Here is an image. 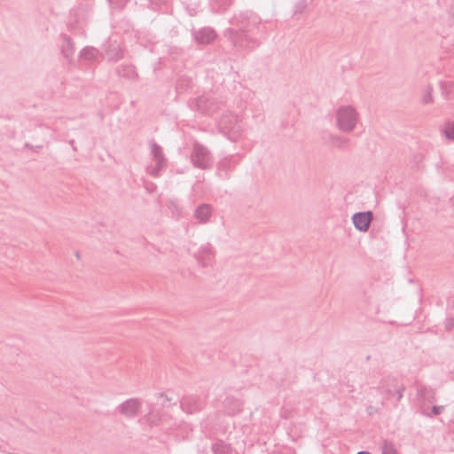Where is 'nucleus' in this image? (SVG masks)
Returning <instances> with one entry per match:
<instances>
[{"label":"nucleus","instance_id":"9b49d317","mask_svg":"<svg viewBox=\"0 0 454 454\" xmlns=\"http://www.w3.org/2000/svg\"><path fill=\"white\" fill-rule=\"evenodd\" d=\"M224 412L229 416H233L242 411L243 402L232 395L226 396L223 400Z\"/></svg>","mask_w":454,"mask_h":454},{"label":"nucleus","instance_id":"bb28decb","mask_svg":"<svg viewBox=\"0 0 454 454\" xmlns=\"http://www.w3.org/2000/svg\"><path fill=\"white\" fill-rule=\"evenodd\" d=\"M443 408L444 407L442 405L441 406H433L432 407V415L435 416V415L440 414L442 411Z\"/></svg>","mask_w":454,"mask_h":454},{"label":"nucleus","instance_id":"2f4dec72","mask_svg":"<svg viewBox=\"0 0 454 454\" xmlns=\"http://www.w3.org/2000/svg\"><path fill=\"white\" fill-rule=\"evenodd\" d=\"M356 454H370V453H369V452H367V451H359V452H357Z\"/></svg>","mask_w":454,"mask_h":454},{"label":"nucleus","instance_id":"20e7f679","mask_svg":"<svg viewBox=\"0 0 454 454\" xmlns=\"http://www.w3.org/2000/svg\"><path fill=\"white\" fill-rule=\"evenodd\" d=\"M152 163L147 167V172L153 177L160 176L162 169L166 168L168 160L163 153V149L155 142L150 144Z\"/></svg>","mask_w":454,"mask_h":454},{"label":"nucleus","instance_id":"a211bd4d","mask_svg":"<svg viewBox=\"0 0 454 454\" xmlns=\"http://www.w3.org/2000/svg\"><path fill=\"white\" fill-rule=\"evenodd\" d=\"M211 450L213 454H232L233 448L231 444L223 442V440L215 441L212 446Z\"/></svg>","mask_w":454,"mask_h":454},{"label":"nucleus","instance_id":"7c9ffc66","mask_svg":"<svg viewBox=\"0 0 454 454\" xmlns=\"http://www.w3.org/2000/svg\"><path fill=\"white\" fill-rule=\"evenodd\" d=\"M69 144L72 145V147L74 148V150H75V148H74V140H71V141L69 142Z\"/></svg>","mask_w":454,"mask_h":454},{"label":"nucleus","instance_id":"423d86ee","mask_svg":"<svg viewBox=\"0 0 454 454\" xmlns=\"http://www.w3.org/2000/svg\"><path fill=\"white\" fill-rule=\"evenodd\" d=\"M142 407V402L138 398H130L121 403L117 410L126 418L131 419L136 417Z\"/></svg>","mask_w":454,"mask_h":454},{"label":"nucleus","instance_id":"c85d7f7f","mask_svg":"<svg viewBox=\"0 0 454 454\" xmlns=\"http://www.w3.org/2000/svg\"><path fill=\"white\" fill-rule=\"evenodd\" d=\"M403 387H402V388H398V389L396 390L397 401H400V400L402 399V397H403V392H402V391H403Z\"/></svg>","mask_w":454,"mask_h":454},{"label":"nucleus","instance_id":"393cba45","mask_svg":"<svg viewBox=\"0 0 454 454\" xmlns=\"http://www.w3.org/2000/svg\"><path fill=\"white\" fill-rule=\"evenodd\" d=\"M110 4L116 8V9H121L126 4V0H108Z\"/></svg>","mask_w":454,"mask_h":454},{"label":"nucleus","instance_id":"b1692460","mask_svg":"<svg viewBox=\"0 0 454 454\" xmlns=\"http://www.w3.org/2000/svg\"><path fill=\"white\" fill-rule=\"evenodd\" d=\"M385 380L380 382V386L378 387V390L381 394H387V395H391L392 390L385 386Z\"/></svg>","mask_w":454,"mask_h":454},{"label":"nucleus","instance_id":"412c9836","mask_svg":"<svg viewBox=\"0 0 454 454\" xmlns=\"http://www.w3.org/2000/svg\"><path fill=\"white\" fill-rule=\"evenodd\" d=\"M442 132L446 138L454 140V122H448L445 124Z\"/></svg>","mask_w":454,"mask_h":454},{"label":"nucleus","instance_id":"f3484780","mask_svg":"<svg viewBox=\"0 0 454 454\" xmlns=\"http://www.w3.org/2000/svg\"><path fill=\"white\" fill-rule=\"evenodd\" d=\"M236 165V161L232 157H226L222 159L217 166L219 175L222 177H227L228 171Z\"/></svg>","mask_w":454,"mask_h":454},{"label":"nucleus","instance_id":"c756f323","mask_svg":"<svg viewBox=\"0 0 454 454\" xmlns=\"http://www.w3.org/2000/svg\"><path fill=\"white\" fill-rule=\"evenodd\" d=\"M174 207V209H176L177 208V205L174 202V201H171L170 202V207Z\"/></svg>","mask_w":454,"mask_h":454},{"label":"nucleus","instance_id":"0eeeda50","mask_svg":"<svg viewBox=\"0 0 454 454\" xmlns=\"http://www.w3.org/2000/svg\"><path fill=\"white\" fill-rule=\"evenodd\" d=\"M103 51L108 61L116 62L123 58V50L117 41L109 39L103 44Z\"/></svg>","mask_w":454,"mask_h":454},{"label":"nucleus","instance_id":"f8f14e48","mask_svg":"<svg viewBox=\"0 0 454 454\" xmlns=\"http://www.w3.org/2000/svg\"><path fill=\"white\" fill-rule=\"evenodd\" d=\"M192 35L194 37V40L198 43L208 44L215 39L216 33L211 27H203L199 30L193 31Z\"/></svg>","mask_w":454,"mask_h":454},{"label":"nucleus","instance_id":"39448f33","mask_svg":"<svg viewBox=\"0 0 454 454\" xmlns=\"http://www.w3.org/2000/svg\"><path fill=\"white\" fill-rule=\"evenodd\" d=\"M190 159L192 165L200 169L210 168L213 164L209 150L199 143L193 145Z\"/></svg>","mask_w":454,"mask_h":454},{"label":"nucleus","instance_id":"4be33fe9","mask_svg":"<svg viewBox=\"0 0 454 454\" xmlns=\"http://www.w3.org/2000/svg\"><path fill=\"white\" fill-rule=\"evenodd\" d=\"M381 450L382 454H397L394 444L387 441L383 442Z\"/></svg>","mask_w":454,"mask_h":454},{"label":"nucleus","instance_id":"2eb2a0df","mask_svg":"<svg viewBox=\"0 0 454 454\" xmlns=\"http://www.w3.org/2000/svg\"><path fill=\"white\" fill-rule=\"evenodd\" d=\"M212 215V207L209 204H201L194 211V218L199 223H207Z\"/></svg>","mask_w":454,"mask_h":454},{"label":"nucleus","instance_id":"7ed1b4c3","mask_svg":"<svg viewBox=\"0 0 454 454\" xmlns=\"http://www.w3.org/2000/svg\"><path fill=\"white\" fill-rule=\"evenodd\" d=\"M218 127L221 132L228 136L232 141H236L242 131V125L239 117L231 113H226L221 116L218 121Z\"/></svg>","mask_w":454,"mask_h":454},{"label":"nucleus","instance_id":"1a4fd4ad","mask_svg":"<svg viewBox=\"0 0 454 454\" xmlns=\"http://www.w3.org/2000/svg\"><path fill=\"white\" fill-rule=\"evenodd\" d=\"M180 407L187 414H194L202 410L203 404L198 396H186L180 402Z\"/></svg>","mask_w":454,"mask_h":454},{"label":"nucleus","instance_id":"f03ea898","mask_svg":"<svg viewBox=\"0 0 454 454\" xmlns=\"http://www.w3.org/2000/svg\"><path fill=\"white\" fill-rule=\"evenodd\" d=\"M251 29L246 25L241 27L239 30L228 28L224 35L231 42L233 46L239 49H252L257 47L260 43L248 35Z\"/></svg>","mask_w":454,"mask_h":454},{"label":"nucleus","instance_id":"6e6552de","mask_svg":"<svg viewBox=\"0 0 454 454\" xmlns=\"http://www.w3.org/2000/svg\"><path fill=\"white\" fill-rule=\"evenodd\" d=\"M218 102L210 96H201L195 100V108L207 114H211L218 109Z\"/></svg>","mask_w":454,"mask_h":454},{"label":"nucleus","instance_id":"5701e85b","mask_svg":"<svg viewBox=\"0 0 454 454\" xmlns=\"http://www.w3.org/2000/svg\"><path fill=\"white\" fill-rule=\"evenodd\" d=\"M422 102L424 104H430L433 102V97H432V87L427 86L423 93L422 96Z\"/></svg>","mask_w":454,"mask_h":454},{"label":"nucleus","instance_id":"6ab92c4d","mask_svg":"<svg viewBox=\"0 0 454 454\" xmlns=\"http://www.w3.org/2000/svg\"><path fill=\"white\" fill-rule=\"evenodd\" d=\"M349 138L340 136V135H334L331 137V143L332 145L339 149H348L349 145Z\"/></svg>","mask_w":454,"mask_h":454},{"label":"nucleus","instance_id":"9d476101","mask_svg":"<svg viewBox=\"0 0 454 454\" xmlns=\"http://www.w3.org/2000/svg\"><path fill=\"white\" fill-rule=\"evenodd\" d=\"M372 221V213L371 211L355 213L352 216L355 228L360 231H366Z\"/></svg>","mask_w":454,"mask_h":454},{"label":"nucleus","instance_id":"cd10ccee","mask_svg":"<svg viewBox=\"0 0 454 454\" xmlns=\"http://www.w3.org/2000/svg\"><path fill=\"white\" fill-rule=\"evenodd\" d=\"M159 397L164 399V402L161 403L162 405H166L165 404L166 402H171L172 401V398L168 397V395H164L162 393L159 394Z\"/></svg>","mask_w":454,"mask_h":454},{"label":"nucleus","instance_id":"dca6fc26","mask_svg":"<svg viewBox=\"0 0 454 454\" xmlns=\"http://www.w3.org/2000/svg\"><path fill=\"white\" fill-rule=\"evenodd\" d=\"M101 53L93 46H86L79 52V58L85 61H96Z\"/></svg>","mask_w":454,"mask_h":454},{"label":"nucleus","instance_id":"ddd939ff","mask_svg":"<svg viewBox=\"0 0 454 454\" xmlns=\"http://www.w3.org/2000/svg\"><path fill=\"white\" fill-rule=\"evenodd\" d=\"M61 53L68 63H72L74 60V53L75 51L74 43L72 38L67 35H61Z\"/></svg>","mask_w":454,"mask_h":454},{"label":"nucleus","instance_id":"aec40b11","mask_svg":"<svg viewBox=\"0 0 454 454\" xmlns=\"http://www.w3.org/2000/svg\"><path fill=\"white\" fill-rule=\"evenodd\" d=\"M117 71L120 75L128 79H134L137 76V73L132 66L119 67Z\"/></svg>","mask_w":454,"mask_h":454},{"label":"nucleus","instance_id":"f257e3e1","mask_svg":"<svg viewBox=\"0 0 454 454\" xmlns=\"http://www.w3.org/2000/svg\"><path fill=\"white\" fill-rule=\"evenodd\" d=\"M334 117L338 129L347 134L353 132L360 121L358 112L350 105L338 107L335 111Z\"/></svg>","mask_w":454,"mask_h":454},{"label":"nucleus","instance_id":"a878e982","mask_svg":"<svg viewBox=\"0 0 454 454\" xmlns=\"http://www.w3.org/2000/svg\"><path fill=\"white\" fill-rule=\"evenodd\" d=\"M151 6L153 9H157L165 5L168 3V0H149Z\"/></svg>","mask_w":454,"mask_h":454},{"label":"nucleus","instance_id":"4468645a","mask_svg":"<svg viewBox=\"0 0 454 454\" xmlns=\"http://www.w3.org/2000/svg\"><path fill=\"white\" fill-rule=\"evenodd\" d=\"M215 253L211 245H203L199 248L197 259L202 266L210 265L214 260Z\"/></svg>","mask_w":454,"mask_h":454}]
</instances>
